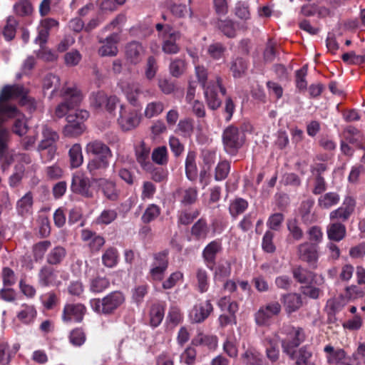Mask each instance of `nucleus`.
I'll list each match as a JSON object with an SVG mask.
<instances>
[{
  "instance_id": "nucleus-18",
  "label": "nucleus",
  "mask_w": 365,
  "mask_h": 365,
  "mask_svg": "<svg viewBox=\"0 0 365 365\" xmlns=\"http://www.w3.org/2000/svg\"><path fill=\"white\" fill-rule=\"evenodd\" d=\"M326 354V358L329 364H335L336 365H351L349 357L342 349H335L331 344H327L324 348Z\"/></svg>"
},
{
  "instance_id": "nucleus-33",
  "label": "nucleus",
  "mask_w": 365,
  "mask_h": 365,
  "mask_svg": "<svg viewBox=\"0 0 365 365\" xmlns=\"http://www.w3.org/2000/svg\"><path fill=\"white\" fill-rule=\"evenodd\" d=\"M108 159L105 157H100L91 160L87 165V169L90 174L94 176L98 175L99 170L106 169L109 165Z\"/></svg>"
},
{
  "instance_id": "nucleus-61",
  "label": "nucleus",
  "mask_w": 365,
  "mask_h": 365,
  "mask_svg": "<svg viewBox=\"0 0 365 365\" xmlns=\"http://www.w3.org/2000/svg\"><path fill=\"white\" fill-rule=\"evenodd\" d=\"M292 274L294 278L301 284L308 283L312 279V273L301 267L294 268Z\"/></svg>"
},
{
  "instance_id": "nucleus-19",
  "label": "nucleus",
  "mask_w": 365,
  "mask_h": 365,
  "mask_svg": "<svg viewBox=\"0 0 365 365\" xmlns=\"http://www.w3.org/2000/svg\"><path fill=\"white\" fill-rule=\"evenodd\" d=\"M120 41V36L118 33H113L104 41H100L103 45L99 48L98 54L101 56H115L118 54V49L117 44Z\"/></svg>"
},
{
  "instance_id": "nucleus-28",
  "label": "nucleus",
  "mask_w": 365,
  "mask_h": 365,
  "mask_svg": "<svg viewBox=\"0 0 365 365\" xmlns=\"http://www.w3.org/2000/svg\"><path fill=\"white\" fill-rule=\"evenodd\" d=\"M287 313L292 314L297 311L302 305L301 296L295 293L283 294L281 297Z\"/></svg>"
},
{
  "instance_id": "nucleus-32",
  "label": "nucleus",
  "mask_w": 365,
  "mask_h": 365,
  "mask_svg": "<svg viewBox=\"0 0 365 365\" xmlns=\"http://www.w3.org/2000/svg\"><path fill=\"white\" fill-rule=\"evenodd\" d=\"M195 346H204L210 350H215L217 346V338L213 335L198 334L192 341Z\"/></svg>"
},
{
  "instance_id": "nucleus-35",
  "label": "nucleus",
  "mask_w": 365,
  "mask_h": 365,
  "mask_svg": "<svg viewBox=\"0 0 365 365\" xmlns=\"http://www.w3.org/2000/svg\"><path fill=\"white\" fill-rule=\"evenodd\" d=\"M210 232V229L206 221L203 219L198 220L191 228L192 235L197 240H205Z\"/></svg>"
},
{
  "instance_id": "nucleus-57",
  "label": "nucleus",
  "mask_w": 365,
  "mask_h": 365,
  "mask_svg": "<svg viewBox=\"0 0 365 365\" xmlns=\"http://www.w3.org/2000/svg\"><path fill=\"white\" fill-rule=\"evenodd\" d=\"M160 214V207L155 204H150L145 209L141 217V220L144 223H149L157 218Z\"/></svg>"
},
{
  "instance_id": "nucleus-15",
  "label": "nucleus",
  "mask_w": 365,
  "mask_h": 365,
  "mask_svg": "<svg viewBox=\"0 0 365 365\" xmlns=\"http://www.w3.org/2000/svg\"><path fill=\"white\" fill-rule=\"evenodd\" d=\"M86 312V308L82 304H67L63 310L62 319L64 322H81Z\"/></svg>"
},
{
  "instance_id": "nucleus-13",
  "label": "nucleus",
  "mask_w": 365,
  "mask_h": 365,
  "mask_svg": "<svg viewBox=\"0 0 365 365\" xmlns=\"http://www.w3.org/2000/svg\"><path fill=\"white\" fill-rule=\"evenodd\" d=\"M71 189L73 192L81 195L83 197H93V192L91 190L90 180L81 172H76L73 174Z\"/></svg>"
},
{
  "instance_id": "nucleus-6",
  "label": "nucleus",
  "mask_w": 365,
  "mask_h": 365,
  "mask_svg": "<svg viewBox=\"0 0 365 365\" xmlns=\"http://www.w3.org/2000/svg\"><path fill=\"white\" fill-rule=\"evenodd\" d=\"M283 331L287 335L282 341L283 351L294 359L295 348L304 340V331L300 327L288 325L283 327Z\"/></svg>"
},
{
  "instance_id": "nucleus-42",
  "label": "nucleus",
  "mask_w": 365,
  "mask_h": 365,
  "mask_svg": "<svg viewBox=\"0 0 365 365\" xmlns=\"http://www.w3.org/2000/svg\"><path fill=\"white\" fill-rule=\"evenodd\" d=\"M247 201L238 197L230 202L229 212L232 217L236 218L239 215L243 213L247 210Z\"/></svg>"
},
{
  "instance_id": "nucleus-47",
  "label": "nucleus",
  "mask_w": 365,
  "mask_h": 365,
  "mask_svg": "<svg viewBox=\"0 0 365 365\" xmlns=\"http://www.w3.org/2000/svg\"><path fill=\"white\" fill-rule=\"evenodd\" d=\"M185 173L190 180H195L197 177V166L195 155L192 152H189L185 160Z\"/></svg>"
},
{
  "instance_id": "nucleus-38",
  "label": "nucleus",
  "mask_w": 365,
  "mask_h": 365,
  "mask_svg": "<svg viewBox=\"0 0 365 365\" xmlns=\"http://www.w3.org/2000/svg\"><path fill=\"white\" fill-rule=\"evenodd\" d=\"M165 106L162 101H155L146 104L144 115L147 118H152L160 115L164 110Z\"/></svg>"
},
{
  "instance_id": "nucleus-10",
  "label": "nucleus",
  "mask_w": 365,
  "mask_h": 365,
  "mask_svg": "<svg viewBox=\"0 0 365 365\" xmlns=\"http://www.w3.org/2000/svg\"><path fill=\"white\" fill-rule=\"evenodd\" d=\"M140 122V115L137 110L124 105L120 107V115L118 123L123 130H130L136 128Z\"/></svg>"
},
{
  "instance_id": "nucleus-45",
  "label": "nucleus",
  "mask_w": 365,
  "mask_h": 365,
  "mask_svg": "<svg viewBox=\"0 0 365 365\" xmlns=\"http://www.w3.org/2000/svg\"><path fill=\"white\" fill-rule=\"evenodd\" d=\"M153 163L159 165H165L168 162V153L165 146H159L153 149L151 154Z\"/></svg>"
},
{
  "instance_id": "nucleus-16",
  "label": "nucleus",
  "mask_w": 365,
  "mask_h": 365,
  "mask_svg": "<svg viewBox=\"0 0 365 365\" xmlns=\"http://www.w3.org/2000/svg\"><path fill=\"white\" fill-rule=\"evenodd\" d=\"M145 54V48L136 41L128 43L125 46V57L128 63L133 65L139 63Z\"/></svg>"
},
{
  "instance_id": "nucleus-31",
  "label": "nucleus",
  "mask_w": 365,
  "mask_h": 365,
  "mask_svg": "<svg viewBox=\"0 0 365 365\" xmlns=\"http://www.w3.org/2000/svg\"><path fill=\"white\" fill-rule=\"evenodd\" d=\"M340 201V196L337 192H329L321 195L318 199V205L322 209H329L337 205Z\"/></svg>"
},
{
  "instance_id": "nucleus-24",
  "label": "nucleus",
  "mask_w": 365,
  "mask_h": 365,
  "mask_svg": "<svg viewBox=\"0 0 365 365\" xmlns=\"http://www.w3.org/2000/svg\"><path fill=\"white\" fill-rule=\"evenodd\" d=\"M122 91L127 101L133 106L139 104L138 98L143 93L141 86L138 83H128L121 86Z\"/></svg>"
},
{
  "instance_id": "nucleus-51",
  "label": "nucleus",
  "mask_w": 365,
  "mask_h": 365,
  "mask_svg": "<svg viewBox=\"0 0 365 365\" xmlns=\"http://www.w3.org/2000/svg\"><path fill=\"white\" fill-rule=\"evenodd\" d=\"M14 13L20 16H29L33 12V6L29 0H20L14 5Z\"/></svg>"
},
{
  "instance_id": "nucleus-64",
  "label": "nucleus",
  "mask_w": 365,
  "mask_h": 365,
  "mask_svg": "<svg viewBox=\"0 0 365 365\" xmlns=\"http://www.w3.org/2000/svg\"><path fill=\"white\" fill-rule=\"evenodd\" d=\"M40 299L43 305L47 309H53L58 302L57 295L53 292H49L41 295Z\"/></svg>"
},
{
  "instance_id": "nucleus-54",
  "label": "nucleus",
  "mask_w": 365,
  "mask_h": 365,
  "mask_svg": "<svg viewBox=\"0 0 365 365\" xmlns=\"http://www.w3.org/2000/svg\"><path fill=\"white\" fill-rule=\"evenodd\" d=\"M109 286L108 279L103 277H97L91 280L90 290L94 293H100L108 288Z\"/></svg>"
},
{
  "instance_id": "nucleus-63",
  "label": "nucleus",
  "mask_w": 365,
  "mask_h": 365,
  "mask_svg": "<svg viewBox=\"0 0 365 365\" xmlns=\"http://www.w3.org/2000/svg\"><path fill=\"white\" fill-rule=\"evenodd\" d=\"M16 26L17 21L16 19L14 17H9L3 31V34L6 40L9 41L14 38Z\"/></svg>"
},
{
  "instance_id": "nucleus-8",
  "label": "nucleus",
  "mask_w": 365,
  "mask_h": 365,
  "mask_svg": "<svg viewBox=\"0 0 365 365\" xmlns=\"http://www.w3.org/2000/svg\"><path fill=\"white\" fill-rule=\"evenodd\" d=\"M282 310L278 302H271L259 307L255 314V321L258 326H269L272 319L278 316Z\"/></svg>"
},
{
  "instance_id": "nucleus-9",
  "label": "nucleus",
  "mask_w": 365,
  "mask_h": 365,
  "mask_svg": "<svg viewBox=\"0 0 365 365\" xmlns=\"http://www.w3.org/2000/svg\"><path fill=\"white\" fill-rule=\"evenodd\" d=\"M218 88L223 96L226 94V89L222 86V78L220 76H217L215 81H210L207 87L203 88L207 104L212 110H216L221 105V100L217 93Z\"/></svg>"
},
{
  "instance_id": "nucleus-23",
  "label": "nucleus",
  "mask_w": 365,
  "mask_h": 365,
  "mask_svg": "<svg viewBox=\"0 0 365 365\" xmlns=\"http://www.w3.org/2000/svg\"><path fill=\"white\" fill-rule=\"evenodd\" d=\"M38 284L42 287L58 286L57 272L52 267L43 266L39 271Z\"/></svg>"
},
{
  "instance_id": "nucleus-40",
  "label": "nucleus",
  "mask_w": 365,
  "mask_h": 365,
  "mask_svg": "<svg viewBox=\"0 0 365 365\" xmlns=\"http://www.w3.org/2000/svg\"><path fill=\"white\" fill-rule=\"evenodd\" d=\"M70 163L72 168H78L83 162L81 146L78 143L72 145L68 152Z\"/></svg>"
},
{
  "instance_id": "nucleus-27",
  "label": "nucleus",
  "mask_w": 365,
  "mask_h": 365,
  "mask_svg": "<svg viewBox=\"0 0 365 365\" xmlns=\"http://www.w3.org/2000/svg\"><path fill=\"white\" fill-rule=\"evenodd\" d=\"M86 150L88 153L94 155L110 158L113 156L110 149L102 141L95 140L89 142L86 146Z\"/></svg>"
},
{
  "instance_id": "nucleus-20",
  "label": "nucleus",
  "mask_w": 365,
  "mask_h": 365,
  "mask_svg": "<svg viewBox=\"0 0 365 365\" xmlns=\"http://www.w3.org/2000/svg\"><path fill=\"white\" fill-rule=\"evenodd\" d=\"M59 23L57 20L53 18H46L40 21L38 27V36L35 41L38 43L40 46L45 44L49 36V32L54 28H58Z\"/></svg>"
},
{
  "instance_id": "nucleus-3",
  "label": "nucleus",
  "mask_w": 365,
  "mask_h": 365,
  "mask_svg": "<svg viewBox=\"0 0 365 365\" xmlns=\"http://www.w3.org/2000/svg\"><path fill=\"white\" fill-rule=\"evenodd\" d=\"M124 302V294L121 292L115 291L109 293L101 299H91L90 305L95 312L108 315L113 314Z\"/></svg>"
},
{
  "instance_id": "nucleus-1",
  "label": "nucleus",
  "mask_w": 365,
  "mask_h": 365,
  "mask_svg": "<svg viewBox=\"0 0 365 365\" xmlns=\"http://www.w3.org/2000/svg\"><path fill=\"white\" fill-rule=\"evenodd\" d=\"M43 88L44 90L51 89V98L58 96L61 102L55 109V115L58 118L66 116L68 124L65 126L63 132L66 135L76 136L81 134L84 130L83 122L89 117L86 110H76L83 100L81 91L75 85L61 83L60 78L54 74H48L43 79Z\"/></svg>"
},
{
  "instance_id": "nucleus-43",
  "label": "nucleus",
  "mask_w": 365,
  "mask_h": 365,
  "mask_svg": "<svg viewBox=\"0 0 365 365\" xmlns=\"http://www.w3.org/2000/svg\"><path fill=\"white\" fill-rule=\"evenodd\" d=\"M33 197L31 192H27L17 202V210L19 214L24 215L30 214L32 210Z\"/></svg>"
},
{
  "instance_id": "nucleus-36",
  "label": "nucleus",
  "mask_w": 365,
  "mask_h": 365,
  "mask_svg": "<svg viewBox=\"0 0 365 365\" xmlns=\"http://www.w3.org/2000/svg\"><path fill=\"white\" fill-rule=\"evenodd\" d=\"M348 301H354L365 297V287L357 284H350L345 287L344 294Z\"/></svg>"
},
{
  "instance_id": "nucleus-44",
  "label": "nucleus",
  "mask_w": 365,
  "mask_h": 365,
  "mask_svg": "<svg viewBox=\"0 0 365 365\" xmlns=\"http://www.w3.org/2000/svg\"><path fill=\"white\" fill-rule=\"evenodd\" d=\"M36 316V310L33 305L23 304L22 309L18 313V319L25 324L31 323Z\"/></svg>"
},
{
  "instance_id": "nucleus-60",
  "label": "nucleus",
  "mask_w": 365,
  "mask_h": 365,
  "mask_svg": "<svg viewBox=\"0 0 365 365\" xmlns=\"http://www.w3.org/2000/svg\"><path fill=\"white\" fill-rule=\"evenodd\" d=\"M170 73L174 77L180 76L185 71V63L182 59L175 58L170 64Z\"/></svg>"
},
{
  "instance_id": "nucleus-4",
  "label": "nucleus",
  "mask_w": 365,
  "mask_h": 365,
  "mask_svg": "<svg viewBox=\"0 0 365 365\" xmlns=\"http://www.w3.org/2000/svg\"><path fill=\"white\" fill-rule=\"evenodd\" d=\"M158 38L162 41V50L167 54H176L180 51L177 41L180 38L179 31L174 30L169 24H157L155 26Z\"/></svg>"
},
{
  "instance_id": "nucleus-22",
  "label": "nucleus",
  "mask_w": 365,
  "mask_h": 365,
  "mask_svg": "<svg viewBox=\"0 0 365 365\" xmlns=\"http://www.w3.org/2000/svg\"><path fill=\"white\" fill-rule=\"evenodd\" d=\"M98 185L108 200L111 201L118 200L120 190L117 188L115 181L107 178H100L98 180Z\"/></svg>"
},
{
  "instance_id": "nucleus-29",
  "label": "nucleus",
  "mask_w": 365,
  "mask_h": 365,
  "mask_svg": "<svg viewBox=\"0 0 365 365\" xmlns=\"http://www.w3.org/2000/svg\"><path fill=\"white\" fill-rule=\"evenodd\" d=\"M346 233V227L341 222L332 221L327 225V234L330 240L339 242L345 237Z\"/></svg>"
},
{
  "instance_id": "nucleus-50",
  "label": "nucleus",
  "mask_w": 365,
  "mask_h": 365,
  "mask_svg": "<svg viewBox=\"0 0 365 365\" xmlns=\"http://www.w3.org/2000/svg\"><path fill=\"white\" fill-rule=\"evenodd\" d=\"M247 68V63L242 58H237L230 64V71L234 78H241Z\"/></svg>"
},
{
  "instance_id": "nucleus-26",
  "label": "nucleus",
  "mask_w": 365,
  "mask_h": 365,
  "mask_svg": "<svg viewBox=\"0 0 365 365\" xmlns=\"http://www.w3.org/2000/svg\"><path fill=\"white\" fill-rule=\"evenodd\" d=\"M220 250L221 243L217 240L212 241L204 248L202 257L209 269H212L215 264L216 255Z\"/></svg>"
},
{
  "instance_id": "nucleus-11",
  "label": "nucleus",
  "mask_w": 365,
  "mask_h": 365,
  "mask_svg": "<svg viewBox=\"0 0 365 365\" xmlns=\"http://www.w3.org/2000/svg\"><path fill=\"white\" fill-rule=\"evenodd\" d=\"M168 266V252L163 251L154 255L150 269V276L153 281H161Z\"/></svg>"
},
{
  "instance_id": "nucleus-62",
  "label": "nucleus",
  "mask_w": 365,
  "mask_h": 365,
  "mask_svg": "<svg viewBox=\"0 0 365 365\" xmlns=\"http://www.w3.org/2000/svg\"><path fill=\"white\" fill-rule=\"evenodd\" d=\"M230 164L227 161L220 162L215 168V179L217 181L225 180L230 172Z\"/></svg>"
},
{
  "instance_id": "nucleus-48",
  "label": "nucleus",
  "mask_w": 365,
  "mask_h": 365,
  "mask_svg": "<svg viewBox=\"0 0 365 365\" xmlns=\"http://www.w3.org/2000/svg\"><path fill=\"white\" fill-rule=\"evenodd\" d=\"M266 356L272 362H275L279 359V350L278 342L275 339H267L265 343Z\"/></svg>"
},
{
  "instance_id": "nucleus-39",
  "label": "nucleus",
  "mask_w": 365,
  "mask_h": 365,
  "mask_svg": "<svg viewBox=\"0 0 365 365\" xmlns=\"http://www.w3.org/2000/svg\"><path fill=\"white\" fill-rule=\"evenodd\" d=\"M118 252L115 247H109L106 250L102 255V263L104 266L113 268L115 267L118 262Z\"/></svg>"
},
{
  "instance_id": "nucleus-41",
  "label": "nucleus",
  "mask_w": 365,
  "mask_h": 365,
  "mask_svg": "<svg viewBox=\"0 0 365 365\" xmlns=\"http://www.w3.org/2000/svg\"><path fill=\"white\" fill-rule=\"evenodd\" d=\"M66 255V249L61 246H57L51 250L46 260L49 264L56 265L61 263Z\"/></svg>"
},
{
  "instance_id": "nucleus-52",
  "label": "nucleus",
  "mask_w": 365,
  "mask_h": 365,
  "mask_svg": "<svg viewBox=\"0 0 365 365\" xmlns=\"http://www.w3.org/2000/svg\"><path fill=\"white\" fill-rule=\"evenodd\" d=\"M344 138L349 143L359 145L362 140L361 133L355 127L349 125L346 128L344 133Z\"/></svg>"
},
{
  "instance_id": "nucleus-2",
  "label": "nucleus",
  "mask_w": 365,
  "mask_h": 365,
  "mask_svg": "<svg viewBox=\"0 0 365 365\" xmlns=\"http://www.w3.org/2000/svg\"><path fill=\"white\" fill-rule=\"evenodd\" d=\"M27 90L22 86H6L0 95V157L3 156L7 149L9 131L1 127L3 123L8 118L14 119L12 131L19 135L26 133L28 127L25 115L17 108L8 103V101L14 98L24 99Z\"/></svg>"
},
{
  "instance_id": "nucleus-12",
  "label": "nucleus",
  "mask_w": 365,
  "mask_h": 365,
  "mask_svg": "<svg viewBox=\"0 0 365 365\" xmlns=\"http://www.w3.org/2000/svg\"><path fill=\"white\" fill-rule=\"evenodd\" d=\"M300 259L306 262L313 269L317 268L319 259L318 247L308 242H303L297 247Z\"/></svg>"
},
{
  "instance_id": "nucleus-37",
  "label": "nucleus",
  "mask_w": 365,
  "mask_h": 365,
  "mask_svg": "<svg viewBox=\"0 0 365 365\" xmlns=\"http://www.w3.org/2000/svg\"><path fill=\"white\" fill-rule=\"evenodd\" d=\"M176 194L181 195L180 202L184 205L195 203L197 197V190L195 187L179 188L176 191Z\"/></svg>"
},
{
  "instance_id": "nucleus-46",
  "label": "nucleus",
  "mask_w": 365,
  "mask_h": 365,
  "mask_svg": "<svg viewBox=\"0 0 365 365\" xmlns=\"http://www.w3.org/2000/svg\"><path fill=\"white\" fill-rule=\"evenodd\" d=\"M247 365H262L263 359L260 353L254 349H248L242 356Z\"/></svg>"
},
{
  "instance_id": "nucleus-21",
  "label": "nucleus",
  "mask_w": 365,
  "mask_h": 365,
  "mask_svg": "<svg viewBox=\"0 0 365 365\" xmlns=\"http://www.w3.org/2000/svg\"><path fill=\"white\" fill-rule=\"evenodd\" d=\"M81 237L93 252H98L106 242L104 237L88 229L81 231Z\"/></svg>"
},
{
  "instance_id": "nucleus-49",
  "label": "nucleus",
  "mask_w": 365,
  "mask_h": 365,
  "mask_svg": "<svg viewBox=\"0 0 365 365\" xmlns=\"http://www.w3.org/2000/svg\"><path fill=\"white\" fill-rule=\"evenodd\" d=\"M217 306L222 311L228 312L232 316L239 309L238 304L235 301L232 300L230 297H221L217 302Z\"/></svg>"
},
{
  "instance_id": "nucleus-58",
  "label": "nucleus",
  "mask_w": 365,
  "mask_h": 365,
  "mask_svg": "<svg viewBox=\"0 0 365 365\" xmlns=\"http://www.w3.org/2000/svg\"><path fill=\"white\" fill-rule=\"evenodd\" d=\"M198 289L201 293L207 291L209 287V279L207 272L201 268L197 269L196 273Z\"/></svg>"
},
{
  "instance_id": "nucleus-53",
  "label": "nucleus",
  "mask_w": 365,
  "mask_h": 365,
  "mask_svg": "<svg viewBox=\"0 0 365 365\" xmlns=\"http://www.w3.org/2000/svg\"><path fill=\"white\" fill-rule=\"evenodd\" d=\"M117 216L118 213L115 210L106 209L96 219V222L98 225H107L113 222L117 218Z\"/></svg>"
},
{
  "instance_id": "nucleus-59",
  "label": "nucleus",
  "mask_w": 365,
  "mask_h": 365,
  "mask_svg": "<svg viewBox=\"0 0 365 365\" xmlns=\"http://www.w3.org/2000/svg\"><path fill=\"white\" fill-rule=\"evenodd\" d=\"M150 173L151 179L156 182H161L167 180L168 172L162 168H155L152 164L150 170H144Z\"/></svg>"
},
{
  "instance_id": "nucleus-25",
  "label": "nucleus",
  "mask_w": 365,
  "mask_h": 365,
  "mask_svg": "<svg viewBox=\"0 0 365 365\" xmlns=\"http://www.w3.org/2000/svg\"><path fill=\"white\" fill-rule=\"evenodd\" d=\"M150 153V148L144 142H141L135 148L136 160L143 170H150L152 168V163L149 159Z\"/></svg>"
},
{
  "instance_id": "nucleus-5",
  "label": "nucleus",
  "mask_w": 365,
  "mask_h": 365,
  "mask_svg": "<svg viewBox=\"0 0 365 365\" xmlns=\"http://www.w3.org/2000/svg\"><path fill=\"white\" fill-rule=\"evenodd\" d=\"M42 140H41L38 150L41 158L46 161L53 159L56 153V142L59 136L58 133L47 125H43L42 129Z\"/></svg>"
},
{
  "instance_id": "nucleus-17",
  "label": "nucleus",
  "mask_w": 365,
  "mask_h": 365,
  "mask_svg": "<svg viewBox=\"0 0 365 365\" xmlns=\"http://www.w3.org/2000/svg\"><path fill=\"white\" fill-rule=\"evenodd\" d=\"M213 310L210 300L195 304L191 309L189 317L192 322L200 323L208 317Z\"/></svg>"
},
{
  "instance_id": "nucleus-56",
  "label": "nucleus",
  "mask_w": 365,
  "mask_h": 365,
  "mask_svg": "<svg viewBox=\"0 0 365 365\" xmlns=\"http://www.w3.org/2000/svg\"><path fill=\"white\" fill-rule=\"evenodd\" d=\"M193 120L191 118H185L178 122L177 131L180 133L183 137H190L193 133Z\"/></svg>"
},
{
  "instance_id": "nucleus-7",
  "label": "nucleus",
  "mask_w": 365,
  "mask_h": 365,
  "mask_svg": "<svg viewBox=\"0 0 365 365\" xmlns=\"http://www.w3.org/2000/svg\"><path fill=\"white\" fill-rule=\"evenodd\" d=\"M225 150L230 155H235L245 142V135L237 127L230 125L222 133Z\"/></svg>"
},
{
  "instance_id": "nucleus-14",
  "label": "nucleus",
  "mask_w": 365,
  "mask_h": 365,
  "mask_svg": "<svg viewBox=\"0 0 365 365\" xmlns=\"http://www.w3.org/2000/svg\"><path fill=\"white\" fill-rule=\"evenodd\" d=\"M355 200L351 197H346L342 205L329 213L331 221L343 222L350 217L355 208Z\"/></svg>"
},
{
  "instance_id": "nucleus-55",
  "label": "nucleus",
  "mask_w": 365,
  "mask_h": 365,
  "mask_svg": "<svg viewBox=\"0 0 365 365\" xmlns=\"http://www.w3.org/2000/svg\"><path fill=\"white\" fill-rule=\"evenodd\" d=\"M219 29L224 35L229 38H233L236 36V29L235 23L230 19L220 20L217 23Z\"/></svg>"
},
{
  "instance_id": "nucleus-34",
  "label": "nucleus",
  "mask_w": 365,
  "mask_h": 365,
  "mask_svg": "<svg viewBox=\"0 0 365 365\" xmlns=\"http://www.w3.org/2000/svg\"><path fill=\"white\" fill-rule=\"evenodd\" d=\"M165 307L163 304L156 303L152 305L150 311V321L151 326L158 327L163 319Z\"/></svg>"
},
{
  "instance_id": "nucleus-30",
  "label": "nucleus",
  "mask_w": 365,
  "mask_h": 365,
  "mask_svg": "<svg viewBox=\"0 0 365 365\" xmlns=\"http://www.w3.org/2000/svg\"><path fill=\"white\" fill-rule=\"evenodd\" d=\"M348 302L345 295L340 294L328 299L325 308L329 314H335L340 312Z\"/></svg>"
}]
</instances>
